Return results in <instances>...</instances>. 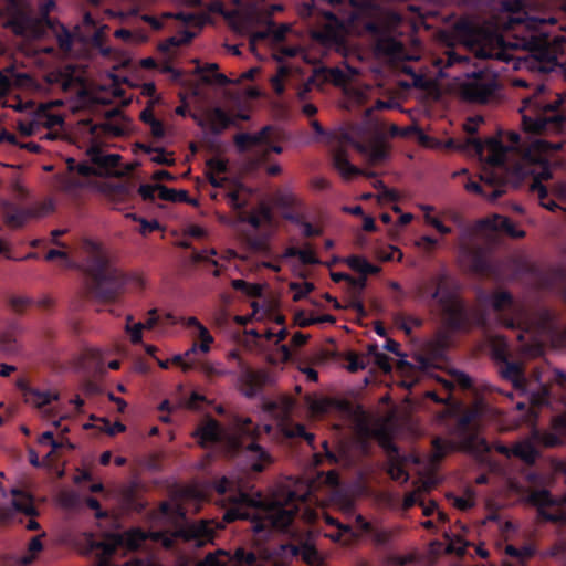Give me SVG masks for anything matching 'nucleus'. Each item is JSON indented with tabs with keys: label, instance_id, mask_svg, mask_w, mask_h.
<instances>
[{
	"label": "nucleus",
	"instance_id": "obj_39",
	"mask_svg": "<svg viewBox=\"0 0 566 566\" xmlns=\"http://www.w3.org/2000/svg\"><path fill=\"white\" fill-rule=\"evenodd\" d=\"M38 443L41 447L49 446L50 451L43 457V464L45 467H50L51 462L57 455L61 450V444H59L57 439L54 437V432L51 430L44 431L38 437Z\"/></svg>",
	"mask_w": 566,
	"mask_h": 566
},
{
	"label": "nucleus",
	"instance_id": "obj_16",
	"mask_svg": "<svg viewBox=\"0 0 566 566\" xmlns=\"http://www.w3.org/2000/svg\"><path fill=\"white\" fill-rule=\"evenodd\" d=\"M82 253L94 258V260L86 264V269L99 281L122 279V273L113 266L99 243L91 240H85L82 245Z\"/></svg>",
	"mask_w": 566,
	"mask_h": 566
},
{
	"label": "nucleus",
	"instance_id": "obj_49",
	"mask_svg": "<svg viewBox=\"0 0 566 566\" xmlns=\"http://www.w3.org/2000/svg\"><path fill=\"white\" fill-rule=\"evenodd\" d=\"M78 80V76L70 73H51L48 76L50 83L61 85L63 91L70 90Z\"/></svg>",
	"mask_w": 566,
	"mask_h": 566
},
{
	"label": "nucleus",
	"instance_id": "obj_34",
	"mask_svg": "<svg viewBox=\"0 0 566 566\" xmlns=\"http://www.w3.org/2000/svg\"><path fill=\"white\" fill-rule=\"evenodd\" d=\"M2 507L10 513L8 518H10L14 512L33 515L35 511L31 496L18 490L11 491V507H4L3 505Z\"/></svg>",
	"mask_w": 566,
	"mask_h": 566
},
{
	"label": "nucleus",
	"instance_id": "obj_62",
	"mask_svg": "<svg viewBox=\"0 0 566 566\" xmlns=\"http://www.w3.org/2000/svg\"><path fill=\"white\" fill-rule=\"evenodd\" d=\"M67 165H69L70 172L76 171L81 176L98 175L96 168H94L90 165H86V164L75 165V160L72 158L67 159Z\"/></svg>",
	"mask_w": 566,
	"mask_h": 566
},
{
	"label": "nucleus",
	"instance_id": "obj_8",
	"mask_svg": "<svg viewBox=\"0 0 566 566\" xmlns=\"http://www.w3.org/2000/svg\"><path fill=\"white\" fill-rule=\"evenodd\" d=\"M492 357L497 363V371L502 379L512 384L513 388L527 395V399L533 407H543L549 402V388L544 384H538L537 390L528 389V381L525 377L524 366L520 361L509 359V349L505 339H499L492 348Z\"/></svg>",
	"mask_w": 566,
	"mask_h": 566
},
{
	"label": "nucleus",
	"instance_id": "obj_6",
	"mask_svg": "<svg viewBox=\"0 0 566 566\" xmlns=\"http://www.w3.org/2000/svg\"><path fill=\"white\" fill-rule=\"evenodd\" d=\"M11 24L17 34L23 35L28 39H39L41 36L54 38L57 41L60 49L65 54H76L78 51L76 46L82 48L88 38H91L92 43L98 48L103 54L109 53V49H103L101 45L104 28L95 30L91 35L90 33L82 34L78 32L71 34L63 25L49 20L20 18L12 21Z\"/></svg>",
	"mask_w": 566,
	"mask_h": 566
},
{
	"label": "nucleus",
	"instance_id": "obj_11",
	"mask_svg": "<svg viewBox=\"0 0 566 566\" xmlns=\"http://www.w3.org/2000/svg\"><path fill=\"white\" fill-rule=\"evenodd\" d=\"M500 88L497 74L489 69H482L467 75L460 92L462 98L469 103L486 104L497 97Z\"/></svg>",
	"mask_w": 566,
	"mask_h": 566
},
{
	"label": "nucleus",
	"instance_id": "obj_54",
	"mask_svg": "<svg viewBox=\"0 0 566 566\" xmlns=\"http://www.w3.org/2000/svg\"><path fill=\"white\" fill-rule=\"evenodd\" d=\"M189 18V14L179 11V46L189 44L197 34L195 31L186 29Z\"/></svg>",
	"mask_w": 566,
	"mask_h": 566
},
{
	"label": "nucleus",
	"instance_id": "obj_26",
	"mask_svg": "<svg viewBox=\"0 0 566 566\" xmlns=\"http://www.w3.org/2000/svg\"><path fill=\"white\" fill-rule=\"evenodd\" d=\"M87 155L93 164L96 165V169L99 176L102 175H116L115 168L118 166L120 156L117 154H104L97 147H91L87 149Z\"/></svg>",
	"mask_w": 566,
	"mask_h": 566
},
{
	"label": "nucleus",
	"instance_id": "obj_12",
	"mask_svg": "<svg viewBox=\"0 0 566 566\" xmlns=\"http://www.w3.org/2000/svg\"><path fill=\"white\" fill-rule=\"evenodd\" d=\"M559 478L566 484V469ZM527 502L537 509L541 520L558 525L566 524V489L560 497L552 495L546 489H532L527 494Z\"/></svg>",
	"mask_w": 566,
	"mask_h": 566
},
{
	"label": "nucleus",
	"instance_id": "obj_13",
	"mask_svg": "<svg viewBox=\"0 0 566 566\" xmlns=\"http://www.w3.org/2000/svg\"><path fill=\"white\" fill-rule=\"evenodd\" d=\"M490 303L501 326L515 331L527 325V322L523 319V308L515 304L514 297L509 291H495L490 295Z\"/></svg>",
	"mask_w": 566,
	"mask_h": 566
},
{
	"label": "nucleus",
	"instance_id": "obj_24",
	"mask_svg": "<svg viewBox=\"0 0 566 566\" xmlns=\"http://www.w3.org/2000/svg\"><path fill=\"white\" fill-rule=\"evenodd\" d=\"M268 381V373L263 370L255 371L250 368L243 369L238 378L239 389L248 398L258 396Z\"/></svg>",
	"mask_w": 566,
	"mask_h": 566
},
{
	"label": "nucleus",
	"instance_id": "obj_40",
	"mask_svg": "<svg viewBox=\"0 0 566 566\" xmlns=\"http://www.w3.org/2000/svg\"><path fill=\"white\" fill-rule=\"evenodd\" d=\"M512 455L523 460L527 464H532L538 457V450L532 442L523 441L512 447Z\"/></svg>",
	"mask_w": 566,
	"mask_h": 566
},
{
	"label": "nucleus",
	"instance_id": "obj_20",
	"mask_svg": "<svg viewBox=\"0 0 566 566\" xmlns=\"http://www.w3.org/2000/svg\"><path fill=\"white\" fill-rule=\"evenodd\" d=\"M480 179L484 185L469 180L465 185V189L470 192L486 197L492 201L499 199L505 192L502 177L497 172L484 171Z\"/></svg>",
	"mask_w": 566,
	"mask_h": 566
},
{
	"label": "nucleus",
	"instance_id": "obj_57",
	"mask_svg": "<svg viewBox=\"0 0 566 566\" xmlns=\"http://www.w3.org/2000/svg\"><path fill=\"white\" fill-rule=\"evenodd\" d=\"M15 331L10 328L0 334V350L12 352L17 348Z\"/></svg>",
	"mask_w": 566,
	"mask_h": 566
},
{
	"label": "nucleus",
	"instance_id": "obj_17",
	"mask_svg": "<svg viewBox=\"0 0 566 566\" xmlns=\"http://www.w3.org/2000/svg\"><path fill=\"white\" fill-rule=\"evenodd\" d=\"M249 118L248 114L239 113L232 116L221 107H212L206 109L197 120L198 125L203 129H208L213 135H220L227 128L237 126L238 119L248 120Z\"/></svg>",
	"mask_w": 566,
	"mask_h": 566
},
{
	"label": "nucleus",
	"instance_id": "obj_3",
	"mask_svg": "<svg viewBox=\"0 0 566 566\" xmlns=\"http://www.w3.org/2000/svg\"><path fill=\"white\" fill-rule=\"evenodd\" d=\"M489 144L494 151L490 156V163L496 169H506L510 182L518 187L530 178V190L533 193H537L539 205L549 211H555L559 208L558 203L549 197L547 188L542 182L552 177L549 164L544 156L535 155L527 150L518 161L511 167H506V148L494 138L490 139Z\"/></svg>",
	"mask_w": 566,
	"mask_h": 566
},
{
	"label": "nucleus",
	"instance_id": "obj_7",
	"mask_svg": "<svg viewBox=\"0 0 566 566\" xmlns=\"http://www.w3.org/2000/svg\"><path fill=\"white\" fill-rule=\"evenodd\" d=\"M500 6L503 12L510 14L505 29L515 30L517 27H522L526 31L517 45L535 55L541 71H553L557 65V57L546 48L543 34L533 29L535 21L528 18L524 0H502Z\"/></svg>",
	"mask_w": 566,
	"mask_h": 566
},
{
	"label": "nucleus",
	"instance_id": "obj_41",
	"mask_svg": "<svg viewBox=\"0 0 566 566\" xmlns=\"http://www.w3.org/2000/svg\"><path fill=\"white\" fill-rule=\"evenodd\" d=\"M42 548L41 535H38L30 541L27 552L18 557L17 562L22 566L30 565L41 553Z\"/></svg>",
	"mask_w": 566,
	"mask_h": 566
},
{
	"label": "nucleus",
	"instance_id": "obj_42",
	"mask_svg": "<svg viewBox=\"0 0 566 566\" xmlns=\"http://www.w3.org/2000/svg\"><path fill=\"white\" fill-rule=\"evenodd\" d=\"M542 558H554L566 566V537L557 539L549 548L541 552Z\"/></svg>",
	"mask_w": 566,
	"mask_h": 566
},
{
	"label": "nucleus",
	"instance_id": "obj_63",
	"mask_svg": "<svg viewBox=\"0 0 566 566\" xmlns=\"http://www.w3.org/2000/svg\"><path fill=\"white\" fill-rule=\"evenodd\" d=\"M287 434L290 437H295V438H303L304 440L307 441L308 444L313 446L314 441H315V434L313 433H310L306 431V428L304 424H301V423H297L295 424L289 432Z\"/></svg>",
	"mask_w": 566,
	"mask_h": 566
},
{
	"label": "nucleus",
	"instance_id": "obj_10",
	"mask_svg": "<svg viewBox=\"0 0 566 566\" xmlns=\"http://www.w3.org/2000/svg\"><path fill=\"white\" fill-rule=\"evenodd\" d=\"M566 81V64L557 65ZM536 107L541 111L535 118L523 116L524 128L534 134L555 133L566 129V93L557 95L553 103L535 102Z\"/></svg>",
	"mask_w": 566,
	"mask_h": 566
},
{
	"label": "nucleus",
	"instance_id": "obj_22",
	"mask_svg": "<svg viewBox=\"0 0 566 566\" xmlns=\"http://www.w3.org/2000/svg\"><path fill=\"white\" fill-rule=\"evenodd\" d=\"M534 439L544 447L553 448L563 443L566 438V411L552 419L549 430H534Z\"/></svg>",
	"mask_w": 566,
	"mask_h": 566
},
{
	"label": "nucleus",
	"instance_id": "obj_5",
	"mask_svg": "<svg viewBox=\"0 0 566 566\" xmlns=\"http://www.w3.org/2000/svg\"><path fill=\"white\" fill-rule=\"evenodd\" d=\"M416 297L420 301H436L446 317L447 326L454 331H469L471 321L464 303L452 290L449 276L440 273L430 280L419 283L416 287Z\"/></svg>",
	"mask_w": 566,
	"mask_h": 566
},
{
	"label": "nucleus",
	"instance_id": "obj_64",
	"mask_svg": "<svg viewBox=\"0 0 566 566\" xmlns=\"http://www.w3.org/2000/svg\"><path fill=\"white\" fill-rule=\"evenodd\" d=\"M388 474L395 481L407 482L409 479L408 472L399 463H391L388 469Z\"/></svg>",
	"mask_w": 566,
	"mask_h": 566
},
{
	"label": "nucleus",
	"instance_id": "obj_35",
	"mask_svg": "<svg viewBox=\"0 0 566 566\" xmlns=\"http://www.w3.org/2000/svg\"><path fill=\"white\" fill-rule=\"evenodd\" d=\"M138 191L144 199L159 198L167 201H176L177 199V192L160 182L142 185Z\"/></svg>",
	"mask_w": 566,
	"mask_h": 566
},
{
	"label": "nucleus",
	"instance_id": "obj_4",
	"mask_svg": "<svg viewBox=\"0 0 566 566\" xmlns=\"http://www.w3.org/2000/svg\"><path fill=\"white\" fill-rule=\"evenodd\" d=\"M485 413L486 406L482 401H476L465 408L449 430L454 440H448L441 437L432 439L434 459L440 461L449 451L455 449L481 454L491 452L492 447L481 434Z\"/></svg>",
	"mask_w": 566,
	"mask_h": 566
},
{
	"label": "nucleus",
	"instance_id": "obj_15",
	"mask_svg": "<svg viewBox=\"0 0 566 566\" xmlns=\"http://www.w3.org/2000/svg\"><path fill=\"white\" fill-rule=\"evenodd\" d=\"M185 325L189 331L192 339L191 347L184 354H179V369L192 368V357L199 354L205 355L210 350V346L213 343V337L209 329L203 326L196 317H189Z\"/></svg>",
	"mask_w": 566,
	"mask_h": 566
},
{
	"label": "nucleus",
	"instance_id": "obj_27",
	"mask_svg": "<svg viewBox=\"0 0 566 566\" xmlns=\"http://www.w3.org/2000/svg\"><path fill=\"white\" fill-rule=\"evenodd\" d=\"M479 226L490 231H502L512 238L525 237L524 230H517L510 218L500 214H493L480 220Z\"/></svg>",
	"mask_w": 566,
	"mask_h": 566
},
{
	"label": "nucleus",
	"instance_id": "obj_50",
	"mask_svg": "<svg viewBox=\"0 0 566 566\" xmlns=\"http://www.w3.org/2000/svg\"><path fill=\"white\" fill-rule=\"evenodd\" d=\"M216 255H217V251L214 249L201 250V251H195L192 259L195 262H203V263H208V264L216 266L212 274H213V276L218 277V276H220V270L217 269L218 261L213 259V256H216Z\"/></svg>",
	"mask_w": 566,
	"mask_h": 566
},
{
	"label": "nucleus",
	"instance_id": "obj_37",
	"mask_svg": "<svg viewBox=\"0 0 566 566\" xmlns=\"http://www.w3.org/2000/svg\"><path fill=\"white\" fill-rule=\"evenodd\" d=\"M321 13L328 24L323 30L316 32L315 38L322 41H336L338 39V28L340 27L338 18L331 11H322Z\"/></svg>",
	"mask_w": 566,
	"mask_h": 566
},
{
	"label": "nucleus",
	"instance_id": "obj_48",
	"mask_svg": "<svg viewBox=\"0 0 566 566\" xmlns=\"http://www.w3.org/2000/svg\"><path fill=\"white\" fill-rule=\"evenodd\" d=\"M235 291H239L250 297H260L262 295V287L259 284L249 283L244 280L237 279L231 283Z\"/></svg>",
	"mask_w": 566,
	"mask_h": 566
},
{
	"label": "nucleus",
	"instance_id": "obj_38",
	"mask_svg": "<svg viewBox=\"0 0 566 566\" xmlns=\"http://www.w3.org/2000/svg\"><path fill=\"white\" fill-rule=\"evenodd\" d=\"M375 50L378 54L397 57L402 52V44L387 33L375 42Z\"/></svg>",
	"mask_w": 566,
	"mask_h": 566
},
{
	"label": "nucleus",
	"instance_id": "obj_44",
	"mask_svg": "<svg viewBox=\"0 0 566 566\" xmlns=\"http://www.w3.org/2000/svg\"><path fill=\"white\" fill-rule=\"evenodd\" d=\"M114 35L130 45H140L148 41V35L140 30L132 32L126 29H119L115 31Z\"/></svg>",
	"mask_w": 566,
	"mask_h": 566
},
{
	"label": "nucleus",
	"instance_id": "obj_2",
	"mask_svg": "<svg viewBox=\"0 0 566 566\" xmlns=\"http://www.w3.org/2000/svg\"><path fill=\"white\" fill-rule=\"evenodd\" d=\"M252 424L248 419L234 432H229L217 420L209 419L199 428L198 434L203 447H220L228 457L242 458L245 462L244 470L260 473L273 459L256 443Z\"/></svg>",
	"mask_w": 566,
	"mask_h": 566
},
{
	"label": "nucleus",
	"instance_id": "obj_21",
	"mask_svg": "<svg viewBox=\"0 0 566 566\" xmlns=\"http://www.w3.org/2000/svg\"><path fill=\"white\" fill-rule=\"evenodd\" d=\"M460 253L469 264L470 271L475 274H489L492 265L488 258L486 250L478 244L461 243Z\"/></svg>",
	"mask_w": 566,
	"mask_h": 566
},
{
	"label": "nucleus",
	"instance_id": "obj_28",
	"mask_svg": "<svg viewBox=\"0 0 566 566\" xmlns=\"http://www.w3.org/2000/svg\"><path fill=\"white\" fill-rule=\"evenodd\" d=\"M366 284L367 277L365 276H360L358 279L350 276L348 282L350 300L346 307L354 310L359 318H365L368 316V312L361 301Z\"/></svg>",
	"mask_w": 566,
	"mask_h": 566
},
{
	"label": "nucleus",
	"instance_id": "obj_56",
	"mask_svg": "<svg viewBox=\"0 0 566 566\" xmlns=\"http://www.w3.org/2000/svg\"><path fill=\"white\" fill-rule=\"evenodd\" d=\"M422 210L426 212L424 221L427 224L432 226L441 234H450L452 232L450 227L444 226L437 217L430 214V212L433 211V207L423 206Z\"/></svg>",
	"mask_w": 566,
	"mask_h": 566
},
{
	"label": "nucleus",
	"instance_id": "obj_59",
	"mask_svg": "<svg viewBox=\"0 0 566 566\" xmlns=\"http://www.w3.org/2000/svg\"><path fill=\"white\" fill-rule=\"evenodd\" d=\"M324 78L335 85H342L345 80V73L338 67L323 69Z\"/></svg>",
	"mask_w": 566,
	"mask_h": 566
},
{
	"label": "nucleus",
	"instance_id": "obj_46",
	"mask_svg": "<svg viewBox=\"0 0 566 566\" xmlns=\"http://www.w3.org/2000/svg\"><path fill=\"white\" fill-rule=\"evenodd\" d=\"M242 189L241 184L234 182L226 193L229 206L234 210H242L247 206V199L241 198L240 195Z\"/></svg>",
	"mask_w": 566,
	"mask_h": 566
},
{
	"label": "nucleus",
	"instance_id": "obj_19",
	"mask_svg": "<svg viewBox=\"0 0 566 566\" xmlns=\"http://www.w3.org/2000/svg\"><path fill=\"white\" fill-rule=\"evenodd\" d=\"M523 319L527 322V325H523L521 328H516L518 332L517 339L524 340V334H530L532 337L537 333L548 331L555 323V314L547 307H541L533 313L530 317L523 311Z\"/></svg>",
	"mask_w": 566,
	"mask_h": 566
},
{
	"label": "nucleus",
	"instance_id": "obj_14",
	"mask_svg": "<svg viewBox=\"0 0 566 566\" xmlns=\"http://www.w3.org/2000/svg\"><path fill=\"white\" fill-rule=\"evenodd\" d=\"M197 566H264V562L254 551L240 546L233 551L218 548Z\"/></svg>",
	"mask_w": 566,
	"mask_h": 566
},
{
	"label": "nucleus",
	"instance_id": "obj_47",
	"mask_svg": "<svg viewBox=\"0 0 566 566\" xmlns=\"http://www.w3.org/2000/svg\"><path fill=\"white\" fill-rule=\"evenodd\" d=\"M177 49V41L175 38H170L167 41L160 43L158 45V51L163 54L164 63L166 64V70L171 69V64L174 63L175 53Z\"/></svg>",
	"mask_w": 566,
	"mask_h": 566
},
{
	"label": "nucleus",
	"instance_id": "obj_58",
	"mask_svg": "<svg viewBox=\"0 0 566 566\" xmlns=\"http://www.w3.org/2000/svg\"><path fill=\"white\" fill-rule=\"evenodd\" d=\"M274 28H275V24L270 23V25L268 27V29L265 31L255 32L253 34V40H264L268 36H270L271 34L273 35V38L275 40H282L285 35L287 28L284 27L281 30H274Z\"/></svg>",
	"mask_w": 566,
	"mask_h": 566
},
{
	"label": "nucleus",
	"instance_id": "obj_31",
	"mask_svg": "<svg viewBox=\"0 0 566 566\" xmlns=\"http://www.w3.org/2000/svg\"><path fill=\"white\" fill-rule=\"evenodd\" d=\"M333 165L334 167L345 177L346 179H350L355 176L361 175L363 171L350 164L348 159V153L342 145L334 148L333 154Z\"/></svg>",
	"mask_w": 566,
	"mask_h": 566
},
{
	"label": "nucleus",
	"instance_id": "obj_1",
	"mask_svg": "<svg viewBox=\"0 0 566 566\" xmlns=\"http://www.w3.org/2000/svg\"><path fill=\"white\" fill-rule=\"evenodd\" d=\"M234 486L233 481L226 476L213 482V488L220 495L232 493ZM186 495L187 489L179 483V542L182 541L189 547L196 548L212 544L218 531L238 520L250 521L251 531L259 538L268 537L273 531L286 532L298 514L301 505L306 502V495H300L294 491L275 495L271 501L261 492L248 494L238 491L227 497L232 505L224 512L222 521H189L186 518L187 510L182 506Z\"/></svg>",
	"mask_w": 566,
	"mask_h": 566
},
{
	"label": "nucleus",
	"instance_id": "obj_18",
	"mask_svg": "<svg viewBox=\"0 0 566 566\" xmlns=\"http://www.w3.org/2000/svg\"><path fill=\"white\" fill-rule=\"evenodd\" d=\"M61 104L62 101L56 99L54 102L40 105L33 120L19 123L18 128L20 133L23 136H31L35 134L39 126H45L48 128L61 126L63 123V115L51 111L53 106Z\"/></svg>",
	"mask_w": 566,
	"mask_h": 566
},
{
	"label": "nucleus",
	"instance_id": "obj_45",
	"mask_svg": "<svg viewBox=\"0 0 566 566\" xmlns=\"http://www.w3.org/2000/svg\"><path fill=\"white\" fill-rule=\"evenodd\" d=\"M145 154L148 155L149 160L156 164H172L175 161V157L172 153H167L160 148H151L146 145L139 146Z\"/></svg>",
	"mask_w": 566,
	"mask_h": 566
},
{
	"label": "nucleus",
	"instance_id": "obj_60",
	"mask_svg": "<svg viewBox=\"0 0 566 566\" xmlns=\"http://www.w3.org/2000/svg\"><path fill=\"white\" fill-rule=\"evenodd\" d=\"M128 218H132L134 221L138 222L140 224L139 232L143 235H147L148 233L159 229V223L156 220H146L144 218H140L136 214H128Z\"/></svg>",
	"mask_w": 566,
	"mask_h": 566
},
{
	"label": "nucleus",
	"instance_id": "obj_9",
	"mask_svg": "<svg viewBox=\"0 0 566 566\" xmlns=\"http://www.w3.org/2000/svg\"><path fill=\"white\" fill-rule=\"evenodd\" d=\"M454 31L458 38L482 60L495 59L505 60L506 54L503 50V39L491 33L469 20H460L455 23Z\"/></svg>",
	"mask_w": 566,
	"mask_h": 566
},
{
	"label": "nucleus",
	"instance_id": "obj_32",
	"mask_svg": "<svg viewBox=\"0 0 566 566\" xmlns=\"http://www.w3.org/2000/svg\"><path fill=\"white\" fill-rule=\"evenodd\" d=\"M291 553L293 556H301L308 565H315L322 562L321 555L310 536L302 538L297 544L291 545Z\"/></svg>",
	"mask_w": 566,
	"mask_h": 566
},
{
	"label": "nucleus",
	"instance_id": "obj_36",
	"mask_svg": "<svg viewBox=\"0 0 566 566\" xmlns=\"http://www.w3.org/2000/svg\"><path fill=\"white\" fill-rule=\"evenodd\" d=\"M25 401L42 410L43 417L46 416L45 407L50 405L52 401L57 400L59 395L54 391H41L38 389H28L24 394Z\"/></svg>",
	"mask_w": 566,
	"mask_h": 566
},
{
	"label": "nucleus",
	"instance_id": "obj_51",
	"mask_svg": "<svg viewBox=\"0 0 566 566\" xmlns=\"http://www.w3.org/2000/svg\"><path fill=\"white\" fill-rule=\"evenodd\" d=\"M369 354L374 357L375 364L384 371L390 373L392 369L391 359L388 355L378 350L377 345H370L368 347Z\"/></svg>",
	"mask_w": 566,
	"mask_h": 566
},
{
	"label": "nucleus",
	"instance_id": "obj_33",
	"mask_svg": "<svg viewBox=\"0 0 566 566\" xmlns=\"http://www.w3.org/2000/svg\"><path fill=\"white\" fill-rule=\"evenodd\" d=\"M228 170L227 161L220 158H212L208 161L207 177L210 184L216 188H228L229 179L223 177Z\"/></svg>",
	"mask_w": 566,
	"mask_h": 566
},
{
	"label": "nucleus",
	"instance_id": "obj_52",
	"mask_svg": "<svg viewBox=\"0 0 566 566\" xmlns=\"http://www.w3.org/2000/svg\"><path fill=\"white\" fill-rule=\"evenodd\" d=\"M505 553L511 557L517 558L520 562H524L525 559L533 557L536 554V549L532 545H524L520 548L513 545H507L505 547Z\"/></svg>",
	"mask_w": 566,
	"mask_h": 566
},
{
	"label": "nucleus",
	"instance_id": "obj_30",
	"mask_svg": "<svg viewBox=\"0 0 566 566\" xmlns=\"http://www.w3.org/2000/svg\"><path fill=\"white\" fill-rule=\"evenodd\" d=\"M355 148L361 153H368L370 160L374 163H380L388 158L389 149L382 138H376L369 146L361 145L354 142L348 135L344 136Z\"/></svg>",
	"mask_w": 566,
	"mask_h": 566
},
{
	"label": "nucleus",
	"instance_id": "obj_43",
	"mask_svg": "<svg viewBox=\"0 0 566 566\" xmlns=\"http://www.w3.org/2000/svg\"><path fill=\"white\" fill-rule=\"evenodd\" d=\"M111 353L107 348H98V347H90L86 348L84 352V356L87 360L91 361V364L94 366V368L103 373L104 371V358Z\"/></svg>",
	"mask_w": 566,
	"mask_h": 566
},
{
	"label": "nucleus",
	"instance_id": "obj_25",
	"mask_svg": "<svg viewBox=\"0 0 566 566\" xmlns=\"http://www.w3.org/2000/svg\"><path fill=\"white\" fill-rule=\"evenodd\" d=\"M146 534L139 530H130L122 534H113L102 544L103 552L106 555L115 552L117 546H125L128 549H135L146 539Z\"/></svg>",
	"mask_w": 566,
	"mask_h": 566
},
{
	"label": "nucleus",
	"instance_id": "obj_53",
	"mask_svg": "<svg viewBox=\"0 0 566 566\" xmlns=\"http://www.w3.org/2000/svg\"><path fill=\"white\" fill-rule=\"evenodd\" d=\"M125 332L127 333L129 340L133 344H139L142 342L144 332L142 322L135 323L133 322L132 316H127Z\"/></svg>",
	"mask_w": 566,
	"mask_h": 566
},
{
	"label": "nucleus",
	"instance_id": "obj_61",
	"mask_svg": "<svg viewBox=\"0 0 566 566\" xmlns=\"http://www.w3.org/2000/svg\"><path fill=\"white\" fill-rule=\"evenodd\" d=\"M169 317L164 318V317L159 316L155 310L150 311L148 313L147 319L144 323H142L143 329L151 331V329H155L157 326H164L165 321Z\"/></svg>",
	"mask_w": 566,
	"mask_h": 566
},
{
	"label": "nucleus",
	"instance_id": "obj_55",
	"mask_svg": "<svg viewBox=\"0 0 566 566\" xmlns=\"http://www.w3.org/2000/svg\"><path fill=\"white\" fill-rule=\"evenodd\" d=\"M95 427L99 431L105 432L109 436H116L117 433L124 432L126 430V427L122 422L116 421L112 423L106 418H99Z\"/></svg>",
	"mask_w": 566,
	"mask_h": 566
},
{
	"label": "nucleus",
	"instance_id": "obj_23",
	"mask_svg": "<svg viewBox=\"0 0 566 566\" xmlns=\"http://www.w3.org/2000/svg\"><path fill=\"white\" fill-rule=\"evenodd\" d=\"M196 69L199 71L200 78L205 83L218 86H227L232 83H240L241 81H251L258 73V69L252 67L243 72L239 80L232 81L227 75L218 72L219 66L216 63L207 64L205 69H200V66L197 65Z\"/></svg>",
	"mask_w": 566,
	"mask_h": 566
},
{
	"label": "nucleus",
	"instance_id": "obj_29",
	"mask_svg": "<svg viewBox=\"0 0 566 566\" xmlns=\"http://www.w3.org/2000/svg\"><path fill=\"white\" fill-rule=\"evenodd\" d=\"M273 132V126L266 125L254 134L240 133L234 136V144L240 151H247L253 146H260L269 142V135Z\"/></svg>",
	"mask_w": 566,
	"mask_h": 566
}]
</instances>
